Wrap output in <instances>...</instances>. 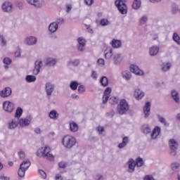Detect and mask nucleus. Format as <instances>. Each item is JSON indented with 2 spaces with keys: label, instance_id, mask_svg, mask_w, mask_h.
Masks as SVG:
<instances>
[{
  "label": "nucleus",
  "instance_id": "obj_11",
  "mask_svg": "<svg viewBox=\"0 0 180 180\" xmlns=\"http://www.w3.org/2000/svg\"><path fill=\"white\" fill-rule=\"evenodd\" d=\"M3 12L11 13L13 11V4L11 1H5L1 6Z\"/></svg>",
  "mask_w": 180,
  "mask_h": 180
},
{
  "label": "nucleus",
  "instance_id": "obj_52",
  "mask_svg": "<svg viewBox=\"0 0 180 180\" xmlns=\"http://www.w3.org/2000/svg\"><path fill=\"white\" fill-rule=\"evenodd\" d=\"M78 92L79 94H84V92H85V86L84 85L79 86Z\"/></svg>",
  "mask_w": 180,
  "mask_h": 180
},
{
  "label": "nucleus",
  "instance_id": "obj_27",
  "mask_svg": "<svg viewBox=\"0 0 180 180\" xmlns=\"http://www.w3.org/2000/svg\"><path fill=\"white\" fill-rule=\"evenodd\" d=\"M122 60H123V58H122V55H120V53H117L113 56V63L115 64V65L120 64V63H122Z\"/></svg>",
  "mask_w": 180,
  "mask_h": 180
},
{
  "label": "nucleus",
  "instance_id": "obj_46",
  "mask_svg": "<svg viewBox=\"0 0 180 180\" xmlns=\"http://www.w3.org/2000/svg\"><path fill=\"white\" fill-rule=\"evenodd\" d=\"M179 167H180V164L178 162H174V163H172L171 165V168L172 171H178V169H179Z\"/></svg>",
  "mask_w": 180,
  "mask_h": 180
},
{
  "label": "nucleus",
  "instance_id": "obj_42",
  "mask_svg": "<svg viewBox=\"0 0 180 180\" xmlns=\"http://www.w3.org/2000/svg\"><path fill=\"white\" fill-rule=\"evenodd\" d=\"M112 56H113L112 49L105 51V58H106V60H110V58H112Z\"/></svg>",
  "mask_w": 180,
  "mask_h": 180
},
{
  "label": "nucleus",
  "instance_id": "obj_8",
  "mask_svg": "<svg viewBox=\"0 0 180 180\" xmlns=\"http://www.w3.org/2000/svg\"><path fill=\"white\" fill-rule=\"evenodd\" d=\"M3 109L5 112H8V113H12L13 112V109H15V105L13 103L6 101L3 103Z\"/></svg>",
  "mask_w": 180,
  "mask_h": 180
},
{
  "label": "nucleus",
  "instance_id": "obj_12",
  "mask_svg": "<svg viewBox=\"0 0 180 180\" xmlns=\"http://www.w3.org/2000/svg\"><path fill=\"white\" fill-rule=\"evenodd\" d=\"M77 50L79 51H84L85 50V46L86 44V40L83 37H79L77 39Z\"/></svg>",
  "mask_w": 180,
  "mask_h": 180
},
{
  "label": "nucleus",
  "instance_id": "obj_25",
  "mask_svg": "<svg viewBox=\"0 0 180 180\" xmlns=\"http://www.w3.org/2000/svg\"><path fill=\"white\" fill-rule=\"evenodd\" d=\"M171 67H172V63H171V62L163 63L161 65V70L163 72H167V71L171 70Z\"/></svg>",
  "mask_w": 180,
  "mask_h": 180
},
{
  "label": "nucleus",
  "instance_id": "obj_24",
  "mask_svg": "<svg viewBox=\"0 0 180 180\" xmlns=\"http://www.w3.org/2000/svg\"><path fill=\"white\" fill-rule=\"evenodd\" d=\"M49 117L52 120H58V117H60V114L57 110H52L49 113Z\"/></svg>",
  "mask_w": 180,
  "mask_h": 180
},
{
  "label": "nucleus",
  "instance_id": "obj_26",
  "mask_svg": "<svg viewBox=\"0 0 180 180\" xmlns=\"http://www.w3.org/2000/svg\"><path fill=\"white\" fill-rule=\"evenodd\" d=\"M58 29V25L56 22H51L49 26V32H50V33H56Z\"/></svg>",
  "mask_w": 180,
  "mask_h": 180
},
{
  "label": "nucleus",
  "instance_id": "obj_2",
  "mask_svg": "<svg viewBox=\"0 0 180 180\" xmlns=\"http://www.w3.org/2000/svg\"><path fill=\"white\" fill-rule=\"evenodd\" d=\"M62 144L65 148H72L77 144V139L70 135H66L62 139Z\"/></svg>",
  "mask_w": 180,
  "mask_h": 180
},
{
  "label": "nucleus",
  "instance_id": "obj_45",
  "mask_svg": "<svg viewBox=\"0 0 180 180\" xmlns=\"http://www.w3.org/2000/svg\"><path fill=\"white\" fill-rule=\"evenodd\" d=\"M70 86L72 91H77V88H78V83L76 81L71 82Z\"/></svg>",
  "mask_w": 180,
  "mask_h": 180
},
{
  "label": "nucleus",
  "instance_id": "obj_50",
  "mask_svg": "<svg viewBox=\"0 0 180 180\" xmlns=\"http://www.w3.org/2000/svg\"><path fill=\"white\" fill-rule=\"evenodd\" d=\"M97 65H98V67H104L105 66V60L103 58L98 59Z\"/></svg>",
  "mask_w": 180,
  "mask_h": 180
},
{
  "label": "nucleus",
  "instance_id": "obj_16",
  "mask_svg": "<svg viewBox=\"0 0 180 180\" xmlns=\"http://www.w3.org/2000/svg\"><path fill=\"white\" fill-rule=\"evenodd\" d=\"M161 134V128L160 127H155L150 134V139L155 140Z\"/></svg>",
  "mask_w": 180,
  "mask_h": 180
},
{
  "label": "nucleus",
  "instance_id": "obj_63",
  "mask_svg": "<svg viewBox=\"0 0 180 180\" xmlns=\"http://www.w3.org/2000/svg\"><path fill=\"white\" fill-rule=\"evenodd\" d=\"M66 8H67V10H66V12H70V11H71V9H72V6L70 5V4H68L66 5Z\"/></svg>",
  "mask_w": 180,
  "mask_h": 180
},
{
  "label": "nucleus",
  "instance_id": "obj_43",
  "mask_svg": "<svg viewBox=\"0 0 180 180\" xmlns=\"http://www.w3.org/2000/svg\"><path fill=\"white\" fill-rule=\"evenodd\" d=\"M147 20H148V18L146 15H143L142 17L140 18L139 22V25L141 26H143L147 23Z\"/></svg>",
  "mask_w": 180,
  "mask_h": 180
},
{
  "label": "nucleus",
  "instance_id": "obj_59",
  "mask_svg": "<svg viewBox=\"0 0 180 180\" xmlns=\"http://www.w3.org/2000/svg\"><path fill=\"white\" fill-rule=\"evenodd\" d=\"M104 129L103 127H97V131L99 133V134H102V133H103L104 131Z\"/></svg>",
  "mask_w": 180,
  "mask_h": 180
},
{
  "label": "nucleus",
  "instance_id": "obj_1",
  "mask_svg": "<svg viewBox=\"0 0 180 180\" xmlns=\"http://www.w3.org/2000/svg\"><path fill=\"white\" fill-rule=\"evenodd\" d=\"M51 149L49 146H45L39 148L37 152V155L38 157H44V158H46V160H49V161H52L54 160V156L51 153Z\"/></svg>",
  "mask_w": 180,
  "mask_h": 180
},
{
  "label": "nucleus",
  "instance_id": "obj_22",
  "mask_svg": "<svg viewBox=\"0 0 180 180\" xmlns=\"http://www.w3.org/2000/svg\"><path fill=\"white\" fill-rule=\"evenodd\" d=\"M134 96L137 101H140L144 97V92L140 89H136L134 91Z\"/></svg>",
  "mask_w": 180,
  "mask_h": 180
},
{
  "label": "nucleus",
  "instance_id": "obj_36",
  "mask_svg": "<svg viewBox=\"0 0 180 180\" xmlns=\"http://www.w3.org/2000/svg\"><path fill=\"white\" fill-rule=\"evenodd\" d=\"M127 143H129V137L125 136L123 138L122 142L118 145V148H123L126 147V146H127Z\"/></svg>",
  "mask_w": 180,
  "mask_h": 180
},
{
  "label": "nucleus",
  "instance_id": "obj_64",
  "mask_svg": "<svg viewBox=\"0 0 180 180\" xmlns=\"http://www.w3.org/2000/svg\"><path fill=\"white\" fill-rule=\"evenodd\" d=\"M15 57H20V49H18V50L15 52Z\"/></svg>",
  "mask_w": 180,
  "mask_h": 180
},
{
  "label": "nucleus",
  "instance_id": "obj_51",
  "mask_svg": "<svg viewBox=\"0 0 180 180\" xmlns=\"http://www.w3.org/2000/svg\"><path fill=\"white\" fill-rule=\"evenodd\" d=\"M39 175H41V177L43 179H46V178H47V174H46V172H44L43 170H39Z\"/></svg>",
  "mask_w": 180,
  "mask_h": 180
},
{
  "label": "nucleus",
  "instance_id": "obj_13",
  "mask_svg": "<svg viewBox=\"0 0 180 180\" xmlns=\"http://www.w3.org/2000/svg\"><path fill=\"white\" fill-rule=\"evenodd\" d=\"M54 88H56L54 84H53L50 82L46 83L45 91H46L47 96H51V95H53V92H54Z\"/></svg>",
  "mask_w": 180,
  "mask_h": 180
},
{
  "label": "nucleus",
  "instance_id": "obj_60",
  "mask_svg": "<svg viewBox=\"0 0 180 180\" xmlns=\"http://www.w3.org/2000/svg\"><path fill=\"white\" fill-rule=\"evenodd\" d=\"M59 165V168H65V167L67 166V164L64 162H60L58 164Z\"/></svg>",
  "mask_w": 180,
  "mask_h": 180
},
{
  "label": "nucleus",
  "instance_id": "obj_55",
  "mask_svg": "<svg viewBox=\"0 0 180 180\" xmlns=\"http://www.w3.org/2000/svg\"><path fill=\"white\" fill-rule=\"evenodd\" d=\"M143 180H155V179H154V176H153V175L148 174L143 177Z\"/></svg>",
  "mask_w": 180,
  "mask_h": 180
},
{
  "label": "nucleus",
  "instance_id": "obj_49",
  "mask_svg": "<svg viewBox=\"0 0 180 180\" xmlns=\"http://www.w3.org/2000/svg\"><path fill=\"white\" fill-rule=\"evenodd\" d=\"M117 102H119V98L117 97H111L110 98V103H111V105H116Z\"/></svg>",
  "mask_w": 180,
  "mask_h": 180
},
{
  "label": "nucleus",
  "instance_id": "obj_38",
  "mask_svg": "<svg viewBox=\"0 0 180 180\" xmlns=\"http://www.w3.org/2000/svg\"><path fill=\"white\" fill-rule=\"evenodd\" d=\"M100 84L102 86H108L109 84V80L108 79V77L103 76L100 79Z\"/></svg>",
  "mask_w": 180,
  "mask_h": 180
},
{
  "label": "nucleus",
  "instance_id": "obj_41",
  "mask_svg": "<svg viewBox=\"0 0 180 180\" xmlns=\"http://www.w3.org/2000/svg\"><path fill=\"white\" fill-rule=\"evenodd\" d=\"M0 43L2 47H6L7 46L8 42L6 41V39L4 37V34H0Z\"/></svg>",
  "mask_w": 180,
  "mask_h": 180
},
{
  "label": "nucleus",
  "instance_id": "obj_18",
  "mask_svg": "<svg viewBox=\"0 0 180 180\" xmlns=\"http://www.w3.org/2000/svg\"><path fill=\"white\" fill-rule=\"evenodd\" d=\"M112 92V89L110 87H107L104 91V94L103 96V103H106L109 100V97L110 96V94Z\"/></svg>",
  "mask_w": 180,
  "mask_h": 180
},
{
  "label": "nucleus",
  "instance_id": "obj_10",
  "mask_svg": "<svg viewBox=\"0 0 180 180\" xmlns=\"http://www.w3.org/2000/svg\"><path fill=\"white\" fill-rule=\"evenodd\" d=\"M43 67V61L41 60L38 59L35 61L34 63V68L32 70V73L34 75H39V73L40 72V68Z\"/></svg>",
  "mask_w": 180,
  "mask_h": 180
},
{
  "label": "nucleus",
  "instance_id": "obj_17",
  "mask_svg": "<svg viewBox=\"0 0 180 180\" xmlns=\"http://www.w3.org/2000/svg\"><path fill=\"white\" fill-rule=\"evenodd\" d=\"M12 94V89L10 87H6L4 89L0 91V96L1 98H8Z\"/></svg>",
  "mask_w": 180,
  "mask_h": 180
},
{
  "label": "nucleus",
  "instance_id": "obj_7",
  "mask_svg": "<svg viewBox=\"0 0 180 180\" xmlns=\"http://www.w3.org/2000/svg\"><path fill=\"white\" fill-rule=\"evenodd\" d=\"M32 116L27 115L25 117H22L18 120V124L20 127H27L28 126H30V124L32 123Z\"/></svg>",
  "mask_w": 180,
  "mask_h": 180
},
{
  "label": "nucleus",
  "instance_id": "obj_40",
  "mask_svg": "<svg viewBox=\"0 0 180 180\" xmlns=\"http://www.w3.org/2000/svg\"><path fill=\"white\" fill-rule=\"evenodd\" d=\"M135 164L138 167H143L144 165V160L141 158H137Z\"/></svg>",
  "mask_w": 180,
  "mask_h": 180
},
{
  "label": "nucleus",
  "instance_id": "obj_20",
  "mask_svg": "<svg viewBox=\"0 0 180 180\" xmlns=\"http://www.w3.org/2000/svg\"><path fill=\"white\" fill-rule=\"evenodd\" d=\"M29 5L34 6V8H41L43 6V1L40 0H26Z\"/></svg>",
  "mask_w": 180,
  "mask_h": 180
},
{
  "label": "nucleus",
  "instance_id": "obj_53",
  "mask_svg": "<svg viewBox=\"0 0 180 180\" xmlns=\"http://www.w3.org/2000/svg\"><path fill=\"white\" fill-rule=\"evenodd\" d=\"M18 157L20 160H24V158L26 157V155L25 154V152L20 150V152H18Z\"/></svg>",
  "mask_w": 180,
  "mask_h": 180
},
{
  "label": "nucleus",
  "instance_id": "obj_54",
  "mask_svg": "<svg viewBox=\"0 0 180 180\" xmlns=\"http://www.w3.org/2000/svg\"><path fill=\"white\" fill-rule=\"evenodd\" d=\"M3 63L6 64V65H9V64L12 63V60L9 58H4Z\"/></svg>",
  "mask_w": 180,
  "mask_h": 180
},
{
  "label": "nucleus",
  "instance_id": "obj_32",
  "mask_svg": "<svg viewBox=\"0 0 180 180\" xmlns=\"http://www.w3.org/2000/svg\"><path fill=\"white\" fill-rule=\"evenodd\" d=\"M70 130L72 133H75L78 131V124L75 123V122H71L70 123Z\"/></svg>",
  "mask_w": 180,
  "mask_h": 180
},
{
  "label": "nucleus",
  "instance_id": "obj_29",
  "mask_svg": "<svg viewBox=\"0 0 180 180\" xmlns=\"http://www.w3.org/2000/svg\"><path fill=\"white\" fill-rule=\"evenodd\" d=\"M122 77L125 81H130L131 79V73L129 70H124L122 72Z\"/></svg>",
  "mask_w": 180,
  "mask_h": 180
},
{
  "label": "nucleus",
  "instance_id": "obj_5",
  "mask_svg": "<svg viewBox=\"0 0 180 180\" xmlns=\"http://www.w3.org/2000/svg\"><path fill=\"white\" fill-rule=\"evenodd\" d=\"M115 5L121 15H127V5L124 4L123 0H115Z\"/></svg>",
  "mask_w": 180,
  "mask_h": 180
},
{
  "label": "nucleus",
  "instance_id": "obj_34",
  "mask_svg": "<svg viewBox=\"0 0 180 180\" xmlns=\"http://www.w3.org/2000/svg\"><path fill=\"white\" fill-rule=\"evenodd\" d=\"M141 131L143 132L144 134H148L151 132V128L148 124H143L141 127Z\"/></svg>",
  "mask_w": 180,
  "mask_h": 180
},
{
  "label": "nucleus",
  "instance_id": "obj_39",
  "mask_svg": "<svg viewBox=\"0 0 180 180\" xmlns=\"http://www.w3.org/2000/svg\"><path fill=\"white\" fill-rule=\"evenodd\" d=\"M141 6V0H134L132 4L133 9H139Z\"/></svg>",
  "mask_w": 180,
  "mask_h": 180
},
{
  "label": "nucleus",
  "instance_id": "obj_21",
  "mask_svg": "<svg viewBox=\"0 0 180 180\" xmlns=\"http://www.w3.org/2000/svg\"><path fill=\"white\" fill-rule=\"evenodd\" d=\"M128 165V172H134V169L136 168V161L132 158L129 159L127 162Z\"/></svg>",
  "mask_w": 180,
  "mask_h": 180
},
{
  "label": "nucleus",
  "instance_id": "obj_56",
  "mask_svg": "<svg viewBox=\"0 0 180 180\" xmlns=\"http://www.w3.org/2000/svg\"><path fill=\"white\" fill-rule=\"evenodd\" d=\"M0 179L1 180H11V177L6 176H5L4 174H1L0 175Z\"/></svg>",
  "mask_w": 180,
  "mask_h": 180
},
{
  "label": "nucleus",
  "instance_id": "obj_15",
  "mask_svg": "<svg viewBox=\"0 0 180 180\" xmlns=\"http://www.w3.org/2000/svg\"><path fill=\"white\" fill-rule=\"evenodd\" d=\"M158 53H160V46L153 45L149 48V56L150 57H155Z\"/></svg>",
  "mask_w": 180,
  "mask_h": 180
},
{
  "label": "nucleus",
  "instance_id": "obj_44",
  "mask_svg": "<svg viewBox=\"0 0 180 180\" xmlns=\"http://www.w3.org/2000/svg\"><path fill=\"white\" fill-rule=\"evenodd\" d=\"M69 65H73V67H77V65H79V59H72L69 61Z\"/></svg>",
  "mask_w": 180,
  "mask_h": 180
},
{
  "label": "nucleus",
  "instance_id": "obj_28",
  "mask_svg": "<svg viewBox=\"0 0 180 180\" xmlns=\"http://www.w3.org/2000/svg\"><path fill=\"white\" fill-rule=\"evenodd\" d=\"M111 46L113 49H120V47H122V41L119 39H112Z\"/></svg>",
  "mask_w": 180,
  "mask_h": 180
},
{
  "label": "nucleus",
  "instance_id": "obj_48",
  "mask_svg": "<svg viewBox=\"0 0 180 180\" xmlns=\"http://www.w3.org/2000/svg\"><path fill=\"white\" fill-rule=\"evenodd\" d=\"M109 20H108V19L106 18H103L100 20V25L101 26H108V25H109Z\"/></svg>",
  "mask_w": 180,
  "mask_h": 180
},
{
  "label": "nucleus",
  "instance_id": "obj_57",
  "mask_svg": "<svg viewBox=\"0 0 180 180\" xmlns=\"http://www.w3.org/2000/svg\"><path fill=\"white\" fill-rule=\"evenodd\" d=\"M91 77L93 79H98V73L95 71H92Z\"/></svg>",
  "mask_w": 180,
  "mask_h": 180
},
{
  "label": "nucleus",
  "instance_id": "obj_35",
  "mask_svg": "<svg viewBox=\"0 0 180 180\" xmlns=\"http://www.w3.org/2000/svg\"><path fill=\"white\" fill-rule=\"evenodd\" d=\"M36 79H37V78H36V76H34V75H28L25 77V81L28 84H30L32 82H36Z\"/></svg>",
  "mask_w": 180,
  "mask_h": 180
},
{
  "label": "nucleus",
  "instance_id": "obj_61",
  "mask_svg": "<svg viewBox=\"0 0 180 180\" xmlns=\"http://www.w3.org/2000/svg\"><path fill=\"white\" fill-rule=\"evenodd\" d=\"M56 23L58 25H61V23H64V19H63V18L58 19L56 21Z\"/></svg>",
  "mask_w": 180,
  "mask_h": 180
},
{
  "label": "nucleus",
  "instance_id": "obj_33",
  "mask_svg": "<svg viewBox=\"0 0 180 180\" xmlns=\"http://www.w3.org/2000/svg\"><path fill=\"white\" fill-rule=\"evenodd\" d=\"M22 115H23V110L22 109V108H17L15 113V119H18L19 120V119H20V117H22Z\"/></svg>",
  "mask_w": 180,
  "mask_h": 180
},
{
  "label": "nucleus",
  "instance_id": "obj_19",
  "mask_svg": "<svg viewBox=\"0 0 180 180\" xmlns=\"http://www.w3.org/2000/svg\"><path fill=\"white\" fill-rule=\"evenodd\" d=\"M19 126V120L18 118H14L8 122V129L10 130H13Z\"/></svg>",
  "mask_w": 180,
  "mask_h": 180
},
{
  "label": "nucleus",
  "instance_id": "obj_14",
  "mask_svg": "<svg viewBox=\"0 0 180 180\" xmlns=\"http://www.w3.org/2000/svg\"><path fill=\"white\" fill-rule=\"evenodd\" d=\"M25 43L27 46H34L37 43V38L33 36H28L25 39Z\"/></svg>",
  "mask_w": 180,
  "mask_h": 180
},
{
  "label": "nucleus",
  "instance_id": "obj_30",
  "mask_svg": "<svg viewBox=\"0 0 180 180\" xmlns=\"http://www.w3.org/2000/svg\"><path fill=\"white\" fill-rule=\"evenodd\" d=\"M172 99H174V101L176 102V103H179V93L176 90L172 91Z\"/></svg>",
  "mask_w": 180,
  "mask_h": 180
},
{
  "label": "nucleus",
  "instance_id": "obj_23",
  "mask_svg": "<svg viewBox=\"0 0 180 180\" xmlns=\"http://www.w3.org/2000/svg\"><path fill=\"white\" fill-rule=\"evenodd\" d=\"M151 110V103L150 102L146 103L143 107V113L145 117H148L150 116V112Z\"/></svg>",
  "mask_w": 180,
  "mask_h": 180
},
{
  "label": "nucleus",
  "instance_id": "obj_58",
  "mask_svg": "<svg viewBox=\"0 0 180 180\" xmlns=\"http://www.w3.org/2000/svg\"><path fill=\"white\" fill-rule=\"evenodd\" d=\"M84 2L86 5H88V6H91L94 4V0H84Z\"/></svg>",
  "mask_w": 180,
  "mask_h": 180
},
{
  "label": "nucleus",
  "instance_id": "obj_4",
  "mask_svg": "<svg viewBox=\"0 0 180 180\" xmlns=\"http://www.w3.org/2000/svg\"><path fill=\"white\" fill-rule=\"evenodd\" d=\"M29 167H30V161H29V160H24L20 165V168L18 169V176H20V178H23V176H25V174H26V171L29 169Z\"/></svg>",
  "mask_w": 180,
  "mask_h": 180
},
{
  "label": "nucleus",
  "instance_id": "obj_9",
  "mask_svg": "<svg viewBox=\"0 0 180 180\" xmlns=\"http://www.w3.org/2000/svg\"><path fill=\"white\" fill-rule=\"evenodd\" d=\"M169 147L172 150L170 152L171 155H176V152L175 150L178 148V142L175 139H170L169 141Z\"/></svg>",
  "mask_w": 180,
  "mask_h": 180
},
{
  "label": "nucleus",
  "instance_id": "obj_31",
  "mask_svg": "<svg viewBox=\"0 0 180 180\" xmlns=\"http://www.w3.org/2000/svg\"><path fill=\"white\" fill-rule=\"evenodd\" d=\"M46 64L49 67H53L55 64H57V59L54 58H48L46 60Z\"/></svg>",
  "mask_w": 180,
  "mask_h": 180
},
{
  "label": "nucleus",
  "instance_id": "obj_3",
  "mask_svg": "<svg viewBox=\"0 0 180 180\" xmlns=\"http://www.w3.org/2000/svg\"><path fill=\"white\" fill-rule=\"evenodd\" d=\"M129 108L130 107L127 101L122 99L117 107V110L120 115H124V113L127 112Z\"/></svg>",
  "mask_w": 180,
  "mask_h": 180
},
{
  "label": "nucleus",
  "instance_id": "obj_47",
  "mask_svg": "<svg viewBox=\"0 0 180 180\" xmlns=\"http://www.w3.org/2000/svg\"><path fill=\"white\" fill-rule=\"evenodd\" d=\"M173 40L174 41H175V43H176V44L180 46V37L178 36V34L176 33L173 34Z\"/></svg>",
  "mask_w": 180,
  "mask_h": 180
},
{
  "label": "nucleus",
  "instance_id": "obj_6",
  "mask_svg": "<svg viewBox=\"0 0 180 180\" xmlns=\"http://www.w3.org/2000/svg\"><path fill=\"white\" fill-rule=\"evenodd\" d=\"M129 71L134 74L135 75H138L139 77H144V71L139 67V65L136 64H131L129 66Z\"/></svg>",
  "mask_w": 180,
  "mask_h": 180
},
{
  "label": "nucleus",
  "instance_id": "obj_62",
  "mask_svg": "<svg viewBox=\"0 0 180 180\" xmlns=\"http://www.w3.org/2000/svg\"><path fill=\"white\" fill-rule=\"evenodd\" d=\"M56 180H63V176L60 174H56L55 176Z\"/></svg>",
  "mask_w": 180,
  "mask_h": 180
},
{
  "label": "nucleus",
  "instance_id": "obj_37",
  "mask_svg": "<svg viewBox=\"0 0 180 180\" xmlns=\"http://www.w3.org/2000/svg\"><path fill=\"white\" fill-rule=\"evenodd\" d=\"M158 119L159 122L162 123V124H164V126H165L166 127H168L169 126V123H168V122H167V120H165V118H164L162 116L158 115Z\"/></svg>",
  "mask_w": 180,
  "mask_h": 180
}]
</instances>
